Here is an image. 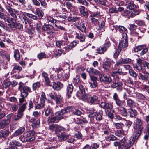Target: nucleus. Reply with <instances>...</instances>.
Segmentation results:
<instances>
[{
    "label": "nucleus",
    "instance_id": "9",
    "mask_svg": "<svg viewBox=\"0 0 149 149\" xmlns=\"http://www.w3.org/2000/svg\"><path fill=\"white\" fill-rule=\"evenodd\" d=\"M148 50L145 45H142L135 47L134 49V52H137L142 50L139 54L141 56H142L147 52Z\"/></svg>",
    "mask_w": 149,
    "mask_h": 149
},
{
    "label": "nucleus",
    "instance_id": "8",
    "mask_svg": "<svg viewBox=\"0 0 149 149\" xmlns=\"http://www.w3.org/2000/svg\"><path fill=\"white\" fill-rule=\"evenodd\" d=\"M92 111L90 112L89 116L91 117H96V120L100 121L102 119L103 111L102 110H100L97 113L95 112V110L92 109Z\"/></svg>",
    "mask_w": 149,
    "mask_h": 149
},
{
    "label": "nucleus",
    "instance_id": "59",
    "mask_svg": "<svg viewBox=\"0 0 149 149\" xmlns=\"http://www.w3.org/2000/svg\"><path fill=\"white\" fill-rule=\"evenodd\" d=\"M39 1H40V3L41 6L44 9V10L47 8V4L45 0H39Z\"/></svg>",
    "mask_w": 149,
    "mask_h": 149
},
{
    "label": "nucleus",
    "instance_id": "19",
    "mask_svg": "<svg viewBox=\"0 0 149 149\" xmlns=\"http://www.w3.org/2000/svg\"><path fill=\"white\" fill-rule=\"evenodd\" d=\"M131 62V60L128 58H121L118 61H116L115 65H119L122 64H129Z\"/></svg>",
    "mask_w": 149,
    "mask_h": 149
},
{
    "label": "nucleus",
    "instance_id": "31",
    "mask_svg": "<svg viewBox=\"0 0 149 149\" xmlns=\"http://www.w3.org/2000/svg\"><path fill=\"white\" fill-rule=\"evenodd\" d=\"M58 127L59 125L57 124H55L50 125L49 126V128L51 131L54 132L56 133L57 134Z\"/></svg>",
    "mask_w": 149,
    "mask_h": 149
},
{
    "label": "nucleus",
    "instance_id": "14",
    "mask_svg": "<svg viewBox=\"0 0 149 149\" xmlns=\"http://www.w3.org/2000/svg\"><path fill=\"white\" fill-rule=\"evenodd\" d=\"M79 90L77 92L76 95L79 98H81L85 93L84 87L81 85L79 86Z\"/></svg>",
    "mask_w": 149,
    "mask_h": 149
},
{
    "label": "nucleus",
    "instance_id": "22",
    "mask_svg": "<svg viewBox=\"0 0 149 149\" xmlns=\"http://www.w3.org/2000/svg\"><path fill=\"white\" fill-rule=\"evenodd\" d=\"M52 86L53 89L56 91L60 90L63 87V84L59 82H54Z\"/></svg>",
    "mask_w": 149,
    "mask_h": 149
},
{
    "label": "nucleus",
    "instance_id": "46",
    "mask_svg": "<svg viewBox=\"0 0 149 149\" xmlns=\"http://www.w3.org/2000/svg\"><path fill=\"white\" fill-rule=\"evenodd\" d=\"M40 86V84L39 82H37L33 84L32 86V89L34 91L38 90Z\"/></svg>",
    "mask_w": 149,
    "mask_h": 149
},
{
    "label": "nucleus",
    "instance_id": "48",
    "mask_svg": "<svg viewBox=\"0 0 149 149\" xmlns=\"http://www.w3.org/2000/svg\"><path fill=\"white\" fill-rule=\"evenodd\" d=\"M56 17L59 21H63L66 19L67 16L66 14H62L56 16Z\"/></svg>",
    "mask_w": 149,
    "mask_h": 149
},
{
    "label": "nucleus",
    "instance_id": "36",
    "mask_svg": "<svg viewBox=\"0 0 149 149\" xmlns=\"http://www.w3.org/2000/svg\"><path fill=\"white\" fill-rule=\"evenodd\" d=\"M42 76L44 78L46 84L49 85L50 84V81L49 78L48 77L47 74L46 72H43L42 74Z\"/></svg>",
    "mask_w": 149,
    "mask_h": 149
},
{
    "label": "nucleus",
    "instance_id": "39",
    "mask_svg": "<svg viewBox=\"0 0 149 149\" xmlns=\"http://www.w3.org/2000/svg\"><path fill=\"white\" fill-rule=\"evenodd\" d=\"M127 3L128 7L130 10H133L136 8V6L132 1H128Z\"/></svg>",
    "mask_w": 149,
    "mask_h": 149
},
{
    "label": "nucleus",
    "instance_id": "51",
    "mask_svg": "<svg viewBox=\"0 0 149 149\" xmlns=\"http://www.w3.org/2000/svg\"><path fill=\"white\" fill-rule=\"evenodd\" d=\"M145 31V30L141 31L138 29L136 30L135 33L136 35L138 36V37L141 38L143 36Z\"/></svg>",
    "mask_w": 149,
    "mask_h": 149
},
{
    "label": "nucleus",
    "instance_id": "55",
    "mask_svg": "<svg viewBox=\"0 0 149 149\" xmlns=\"http://www.w3.org/2000/svg\"><path fill=\"white\" fill-rule=\"evenodd\" d=\"M142 65L143 67L145 70H147L149 69V63L143 60H142Z\"/></svg>",
    "mask_w": 149,
    "mask_h": 149
},
{
    "label": "nucleus",
    "instance_id": "27",
    "mask_svg": "<svg viewBox=\"0 0 149 149\" xmlns=\"http://www.w3.org/2000/svg\"><path fill=\"white\" fill-rule=\"evenodd\" d=\"M111 62V59L107 58L103 64V68L106 70H109L110 67Z\"/></svg>",
    "mask_w": 149,
    "mask_h": 149
},
{
    "label": "nucleus",
    "instance_id": "41",
    "mask_svg": "<svg viewBox=\"0 0 149 149\" xmlns=\"http://www.w3.org/2000/svg\"><path fill=\"white\" fill-rule=\"evenodd\" d=\"M123 15L124 16L129 18L132 17L131 10H124Z\"/></svg>",
    "mask_w": 149,
    "mask_h": 149
},
{
    "label": "nucleus",
    "instance_id": "5",
    "mask_svg": "<svg viewBox=\"0 0 149 149\" xmlns=\"http://www.w3.org/2000/svg\"><path fill=\"white\" fill-rule=\"evenodd\" d=\"M18 88L21 92V96L27 97L28 95V92H31V88L27 86L24 85L22 82H20Z\"/></svg>",
    "mask_w": 149,
    "mask_h": 149
},
{
    "label": "nucleus",
    "instance_id": "35",
    "mask_svg": "<svg viewBox=\"0 0 149 149\" xmlns=\"http://www.w3.org/2000/svg\"><path fill=\"white\" fill-rule=\"evenodd\" d=\"M9 134V132L6 130L4 129L0 130V138H5L8 136Z\"/></svg>",
    "mask_w": 149,
    "mask_h": 149
},
{
    "label": "nucleus",
    "instance_id": "1",
    "mask_svg": "<svg viewBox=\"0 0 149 149\" xmlns=\"http://www.w3.org/2000/svg\"><path fill=\"white\" fill-rule=\"evenodd\" d=\"M72 107H68L56 112L55 116L47 118V122L48 124L51 123H57L61 120L67 118L68 116L66 115L70 113Z\"/></svg>",
    "mask_w": 149,
    "mask_h": 149
},
{
    "label": "nucleus",
    "instance_id": "64",
    "mask_svg": "<svg viewBox=\"0 0 149 149\" xmlns=\"http://www.w3.org/2000/svg\"><path fill=\"white\" fill-rule=\"evenodd\" d=\"M11 84V82L8 80H4V84L3 85V87L5 88H7Z\"/></svg>",
    "mask_w": 149,
    "mask_h": 149
},
{
    "label": "nucleus",
    "instance_id": "4",
    "mask_svg": "<svg viewBox=\"0 0 149 149\" xmlns=\"http://www.w3.org/2000/svg\"><path fill=\"white\" fill-rule=\"evenodd\" d=\"M35 134L34 131H28L25 132L23 135L22 137L19 138V139L22 142H29L34 139Z\"/></svg>",
    "mask_w": 149,
    "mask_h": 149
},
{
    "label": "nucleus",
    "instance_id": "17",
    "mask_svg": "<svg viewBox=\"0 0 149 149\" xmlns=\"http://www.w3.org/2000/svg\"><path fill=\"white\" fill-rule=\"evenodd\" d=\"M99 79L101 82H106L110 83L112 82V79L109 76H107L106 75L103 74L99 78Z\"/></svg>",
    "mask_w": 149,
    "mask_h": 149
},
{
    "label": "nucleus",
    "instance_id": "23",
    "mask_svg": "<svg viewBox=\"0 0 149 149\" xmlns=\"http://www.w3.org/2000/svg\"><path fill=\"white\" fill-rule=\"evenodd\" d=\"M29 122L31 123V125L33 129H34L37 127L40 123V121L38 119H36L34 118H32L29 120Z\"/></svg>",
    "mask_w": 149,
    "mask_h": 149
},
{
    "label": "nucleus",
    "instance_id": "37",
    "mask_svg": "<svg viewBox=\"0 0 149 149\" xmlns=\"http://www.w3.org/2000/svg\"><path fill=\"white\" fill-rule=\"evenodd\" d=\"M105 138L106 140L107 141H116L118 140L116 137L113 135H110L109 136L105 137Z\"/></svg>",
    "mask_w": 149,
    "mask_h": 149
},
{
    "label": "nucleus",
    "instance_id": "47",
    "mask_svg": "<svg viewBox=\"0 0 149 149\" xmlns=\"http://www.w3.org/2000/svg\"><path fill=\"white\" fill-rule=\"evenodd\" d=\"M68 20L69 22H75L80 20L79 17L77 16H71L68 17Z\"/></svg>",
    "mask_w": 149,
    "mask_h": 149
},
{
    "label": "nucleus",
    "instance_id": "44",
    "mask_svg": "<svg viewBox=\"0 0 149 149\" xmlns=\"http://www.w3.org/2000/svg\"><path fill=\"white\" fill-rule=\"evenodd\" d=\"M21 19L23 23H25L26 25H30L31 23V21L25 16H24Z\"/></svg>",
    "mask_w": 149,
    "mask_h": 149
},
{
    "label": "nucleus",
    "instance_id": "57",
    "mask_svg": "<svg viewBox=\"0 0 149 149\" xmlns=\"http://www.w3.org/2000/svg\"><path fill=\"white\" fill-rule=\"evenodd\" d=\"M73 82L75 85H77L79 84L81 82L80 79L78 76H76V77L73 79Z\"/></svg>",
    "mask_w": 149,
    "mask_h": 149
},
{
    "label": "nucleus",
    "instance_id": "18",
    "mask_svg": "<svg viewBox=\"0 0 149 149\" xmlns=\"http://www.w3.org/2000/svg\"><path fill=\"white\" fill-rule=\"evenodd\" d=\"M118 113L123 116L126 117L127 116V113L125 108L122 106L116 108Z\"/></svg>",
    "mask_w": 149,
    "mask_h": 149
},
{
    "label": "nucleus",
    "instance_id": "3",
    "mask_svg": "<svg viewBox=\"0 0 149 149\" xmlns=\"http://www.w3.org/2000/svg\"><path fill=\"white\" fill-rule=\"evenodd\" d=\"M136 139L135 137H133L131 141V139H127L126 137L124 138L120 141V148L121 149H127L131 146Z\"/></svg>",
    "mask_w": 149,
    "mask_h": 149
},
{
    "label": "nucleus",
    "instance_id": "15",
    "mask_svg": "<svg viewBox=\"0 0 149 149\" xmlns=\"http://www.w3.org/2000/svg\"><path fill=\"white\" fill-rule=\"evenodd\" d=\"M89 73H91L95 75L99 76V77H101L103 74L100 71L94 69L92 67L88 68L86 70Z\"/></svg>",
    "mask_w": 149,
    "mask_h": 149
},
{
    "label": "nucleus",
    "instance_id": "33",
    "mask_svg": "<svg viewBox=\"0 0 149 149\" xmlns=\"http://www.w3.org/2000/svg\"><path fill=\"white\" fill-rule=\"evenodd\" d=\"M25 130V128L24 127H21L17 130L14 133V136H16L18 135L21 134Z\"/></svg>",
    "mask_w": 149,
    "mask_h": 149
},
{
    "label": "nucleus",
    "instance_id": "40",
    "mask_svg": "<svg viewBox=\"0 0 149 149\" xmlns=\"http://www.w3.org/2000/svg\"><path fill=\"white\" fill-rule=\"evenodd\" d=\"M9 123L6 119H3L0 121V128H4L6 126L8 125Z\"/></svg>",
    "mask_w": 149,
    "mask_h": 149
},
{
    "label": "nucleus",
    "instance_id": "2",
    "mask_svg": "<svg viewBox=\"0 0 149 149\" xmlns=\"http://www.w3.org/2000/svg\"><path fill=\"white\" fill-rule=\"evenodd\" d=\"M142 125L143 122L140 119H136L134 122L133 128L134 136L136 139H138L142 133L143 129Z\"/></svg>",
    "mask_w": 149,
    "mask_h": 149
},
{
    "label": "nucleus",
    "instance_id": "20",
    "mask_svg": "<svg viewBox=\"0 0 149 149\" xmlns=\"http://www.w3.org/2000/svg\"><path fill=\"white\" fill-rule=\"evenodd\" d=\"M42 29L43 30L49 31V33L51 34L53 33V31L54 29V27L50 24L44 25L42 27Z\"/></svg>",
    "mask_w": 149,
    "mask_h": 149
},
{
    "label": "nucleus",
    "instance_id": "32",
    "mask_svg": "<svg viewBox=\"0 0 149 149\" xmlns=\"http://www.w3.org/2000/svg\"><path fill=\"white\" fill-rule=\"evenodd\" d=\"M35 14L38 16L39 19H41L44 15V12L42 10L39 8H37L35 11Z\"/></svg>",
    "mask_w": 149,
    "mask_h": 149
},
{
    "label": "nucleus",
    "instance_id": "6",
    "mask_svg": "<svg viewBox=\"0 0 149 149\" xmlns=\"http://www.w3.org/2000/svg\"><path fill=\"white\" fill-rule=\"evenodd\" d=\"M128 38L127 34L125 33H124L122 34V40L119 44L118 48L121 49V50H125L124 49L127 48L128 46Z\"/></svg>",
    "mask_w": 149,
    "mask_h": 149
},
{
    "label": "nucleus",
    "instance_id": "7",
    "mask_svg": "<svg viewBox=\"0 0 149 149\" xmlns=\"http://www.w3.org/2000/svg\"><path fill=\"white\" fill-rule=\"evenodd\" d=\"M50 97L54 100L57 104L63 103V97L59 94L57 95L55 92L52 91L49 94Z\"/></svg>",
    "mask_w": 149,
    "mask_h": 149
},
{
    "label": "nucleus",
    "instance_id": "29",
    "mask_svg": "<svg viewBox=\"0 0 149 149\" xmlns=\"http://www.w3.org/2000/svg\"><path fill=\"white\" fill-rule=\"evenodd\" d=\"M69 134L66 135L64 133H63L58 134L57 136L59 141H62L67 140L69 138Z\"/></svg>",
    "mask_w": 149,
    "mask_h": 149
},
{
    "label": "nucleus",
    "instance_id": "52",
    "mask_svg": "<svg viewBox=\"0 0 149 149\" xmlns=\"http://www.w3.org/2000/svg\"><path fill=\"white\" fill-rule=\"evenodd\" d=\"M128 112L130 114V116L131 117H133L136 115L137 111L135 110L130 109H128Z\"/></svg>",
    "mask_w": 149,
    "mask_h": 149
},
{
    "label": "nucleus",
    "instance_id": "26",
    "mask_svg": "<svg viewBox=\"0 0 149 149\" xmlns=\"http://www.w3.org/2000/svg\"><path fill=\"white\" fill-rule=\"evenodd\" d=\"M99 101L98 97L94 95L90 97L89 102L91 104H94L98 103Z\"/></svg>",
    "mask_w": 149,
    "mask_h": 149
},
{
    "label": "nucleus",
    "instance_id": "10",
    "mask_svg": "<svg viewBox=\"0 0 149 149\" xmlns=\"http://www.w3.org/2000/svg\"><path fill=\"white\" fill-rule=\"evenodd\" d=\"M117 81H116L115 82H114L111 85V87L113 88H117L116 90L118 92L121 91L122 89V86L123 83L121 82L118 81L119 79V78L116 77Z\"/></svg>",
    "mask_w": 149,
    "mask_h": 149
},
{
    "label": "nucleus",
    "instance_id": "25",
    "mask_svg": "<svg viewBox=\"0 0 149 149\" xmlns=\"http://www.w3.org/2000/svg\"><path fill=\"white\" fill-rule=\"evenodd\" d=\"M45 115L46 117H48L50 114L53 113L52 107L50 105H49L47 107L44 109Z\"/></svg>",
    "mask_w": 149,
    "mask_h": 149
},
{
    "label": "nucleus",
    "instance_id": "61",
    "mask_svg": "<svg viewBox=\"0 0 149 149\" xmlns=\"http://www.w3.org/2000/svg\"><path fill=\"white\" fill-rule=\"evenodd\" d=\"M92 23L93 25L97 26L99 24V22L98 20L94 17H92L91 19Z\"/></svg>",
    "mask_w": 149,
    "mask_h": 149
},
{
    "label": "nucleus",
    "instance_id": "62",
    "mask_svg": "<svg viewBox=\"0 0 149 149\" xmlns=\"http://www.w3.org/2000/svg\"><path fill=\"white\" fill-rule=\"evenodd\" d=\"M109 128L106 125H104L103 127L102 131L105 134H108L109 133Z\"/></svg>",
    "mask_w": 149,
    "mask_h": 149
},
{
    "label": "nucleus",
    "instance_id": "16",
    "mask_svg": "<svg viewBox=\"0 0 149 149\" xmlns=\"http://www.w3.org/2000/svg\"><path fill=\"white\" fill-rule=\"evenodd\" d=\"M69 74L68 72L67 73L64 72L63 73H59V74H57V77L61 80L65 81L68 79L69 76Z\"/></svg>",
    "mask_w": 149,
    "mask_h": 149
},
{
    "label": "nucleus",
    "instance_id": "43",
    "mask_svg": "<svg viewBox=\"0 0 149 149\" xmlns=\"http://www.w3.org/2000/svg\"><path fill=\"white\" fill-rule=\"evenodd\" d=\"M95 125H93L91 126V127L88 128V133L90 134H94L95 135V132H96Z\"/></svg>",
    "mask_w": 149,
    "mask_h": 149
},
{
    "label": "nucleus",
    "instance_id": "60",
    "mask_svg": "<svg viewBox=\"0 0 149 149\" xmlns=\"http://www.w3.org/2000/svg\"><path fill=\"white\" fill-rule=\"evenodd\" d=\"M46 100V96L44 92H42L41 93V97L40 98V101L42 102L45 103V102Z\"/></svg>",
    "mask_w": 149,
    "mask_h": 149
},
{
    "label": "nucleus",
    "instance_id": "28",
    "mask_svg": "<svg viewBox=\"0 0 149 149\" xmlns=\"http://www.w3.org/2000/svg\"><path fill=\"white\" fill-rule=\"evenodd\" d=\"M77 44L76 42L73 41L64 47L63 49L65 50V52H68L74 48Z\"/></svg>",
    "mask_w": 149,
    "mask_h": 149
},
{
    "label": "nucleus",
    "instance_id": "56",
    "mask_svg": "<svg viewBox=\"0 0 149 149\" xmlns=\"http://www.w3.org/2000/svg\"><path fill=\"white\" fill-rule=\"evenodd\" d=\"M45 105V103L42 102L40 101L39 103L37 104L35 106V108L37 109H41L43 108Z\"/></svg>",
    "mask_w": 149,
    "mask_h": 149
},
{
    "label": "nucleus",
    "instance_id": "21",
    "mask_svg": "<svg viewBox=\"0 0 149 149\" xmlns=\"http://www.w3.org/2000/svg\"><path fill=\"white\" fill-rule=\"evenodd\" d=\"M8 25L12 29H22L23 26L22 24L20 23L15 22L13 23L8 24Z\"/></svg>",
    "mask_w": 149,
    "mask_h": 149
},
{
    "label": "nucleus",
    "instance_id": "11",
    "mask_svg": "<svg viewBox=\"0 0 149 149\" xmlns=\"http://www.w3.org/2000/svg\"><path fill=\"white\" fill-rule=\"evenodd\" d=\"M101 107L105 110V112L112 110L113 108L112 103L102 102L101 104Z\"/></svg>",
    "mask_w": 149,
    "mask_h": 149
},
{
    "label": "nucleus",
    "instance_id": "12",
    "mask_svg": "<svg viewBox=\"0 0 149 149\" xmlns=\"http://www.w3.org/2000/svg\"><path fill=\"white\" fill-rule=\"evenodd\" d=\"M76 38L79 40L80 42H84L85 40V36L84 33L79 31L76 32L75 34Z\"/></svg>",
    "mask_w": 149,
    "mask_h": 149
},
{
    "label": "nucleus",
    "instance_id": "34",
    "mask_svg": "<svg viewBox=\"0 0 149 149\" xmlns=\"http://www.w3.org/2000/svg\"><path fill=\"white\" fill-rule=\"evenodd\" d=\"M127 106L131 108L135 107L136 105L135 102L131 99L128 98L127 100Z\"/></svg>",
    "mask_w": 149,
    "mask_h": 149
},
{
    "label": "nucleus",
    "instance_id": "13",
    "mask_svg": "<svg viewBox=\"0 0 149 149\" xmlns=\"http://www.w3.org/2000/svg\"><path fill=\"white\" fill-rule=\"evenodd\" d=\"M133 68L136 70L140 71L143 68L142 66V60L140 58L136 60V63L133 64Z\"/></svg>",
    "mask_w": 149,
    "mask_h": 149
},
{
    "label": "nucleus",
    "instance_id": "53",
    "mask_svg": "<svg viewBox=\"0 0 149 149\" xmlns=\"http://www.w3.org/2000/svg\"><path fill=\"white\" fill-rule=\"evenodd\" d=\"M77 27L82 32L85 31L86 30V28L85 26V24L84 22H82L81 25L79 24L77 26Z\"/></svg>",
    "mask_w": 149,
    "mask_h": 149
},
{
    "label": "nucleus",
    "instance_id": "63",
    "mask_svg": "<svg viewBox=\"0 0 149 149\" xmlns=\"http://www.w3.org/2000/svg\"><path fill=\"white\" fill-rule=\"evenodd\" d=\"M37 57L40 60H42L43 58H46V54L44 53H40L38 54Z\"/></svg>",
    "mask_w": 149,
    "mask_h": 149
},
{
    "label": "nucleus",
    "instance_id": "42",
    "mask_svg": "<svg viewBox=\"0 0 149 149\" xmlns=\"http://www.w3.org/2000/svg\"><path fill=\"white\" fill-rule=\"evenodd\" d=\"M106 50L107 49L104 46H103L97 49L96 53L100 54H103Z\"/></svg>",
    "mask_w": 149,
    "mask_h": 149
},
{
    "label": "nucleus",
    "instance_id": "30",
    "mask_svg": "<svg viewBox=\"0 0 149 149\" xmlns=\"http://www.w3.org/2000/svg\"><path fill=\"white\" fill-rule=\"evenodd\" d=\"M73 89V86L72 84H69L67 86L66 90L67 94L69 98L70 97Z\"/></svg>",
    "mask_w": 149,
    "mask_h": 149
},
{
    "label": "nucleus",
    "instance_id": "58",
    "mask_svg": "<svg viewBox=\"0 0 149 149\" xmlns=\"http://www.w3.org/2000/svg\"><path fill=\"white\" fill-rule=\"evenodd\" d=\"M3 19L5 21L6 20L7 22L9 23V24L13 23L14 22H16L15 19L12 18H9L7 16V17L6 18V19Z\"/></svg>",
    "mask_w": 149,
    "mask_h": 149
},
{
    "label": "nucleus",
    "instance_id": "54",
    "mask_svg": "<svg viewBox=\"0 0 149 149\" xmlns=\"http://www.w3.org/2000/svg\"><path fill=\"white\" fill-rule=\"evenodd\" d=\"M23 115V113H22L21 112L18 111L17 114L15 115L14 116V120L15 121H17L19 119L22 118Z\"/></svg>",
    "mask_w": 149,
    "mask_h": 149
},
{
    "label": "nucleus",
    "instance_id": "45",
    "mask_svg": "<svg viewBox=\"0 0 149 149\" xmlns=\"http://www.w3.org/2000/svg\"><path fill=\"white\" fill-rule=\"evenodd\" d=\"M14 53V57L15 60L17 61L19 60L20 58V53L19 50L18 49L15 50Z\"/></svg>",
    "mask_w": 149,
    "mask_h": 149
},
{
    "label": "nucleus",
    "instance_id": "49",
    "mask_svg": "<svg viewBox=\"0 0 149 149\" xmlns=\"http://www.w3.org/2000/svg\"><path fill=\"white\" fill-rule=\"evenodd\" d=\"M114 111L113 110L112 111L110 110L107 111L106 112V114L108 117L110 118L112 120V119L114 118Z\"/></svg>",
    "mask_w": 149,
    "mask_h": 149
},
{
    "label": "nucleus",
    "instance_id": "38",
    "mask_svg": "<svg viewBox=\"0 0 149 149\" xmlns=\"http://www.w3.org/2000/svg\"><path fill=\"white\" fill-rule=\"evenodd\" d=\"M69 128L66 129L63 127L60 126L59 125L57 134H60L64 133L65 132H66L69 131Z\"/></svg>",
    "mask_w": 149,
    "mask_h": 149
},
{
    "label": "nucleus",
    "instance_id": "24",
    "mask_svg": "<svg viewBox=\"0 0 149 149\" xmlns=\"http://www.w3.org/2000/svg\"><path fill=\"white\" fill-rule=\"evenodd\" d=\"M143 73V74L139 73L140 78L143 81H146L149 77V73L146 71H144Z\"/></svg>",
    "mask_w": 149,
    "mask_h": 149
},
{
    "label": "nucleus",
    "instance_id": "50",
    "mask_svg": "<svg viewBox=\"0 0 149 149\" xmlns=\"http://www.w3.org/2000/svg\"><path fill=\"white\" fill-rule=\"evenodd\" d=\"M118 65H115L114 67L113 68V70H114L113 72L114 73H118L120 74L122 72L121 69L120 67H118Z\"/></svg>",
    "mask_w": 149,
    "mask_h": 149
}]
</instances>
